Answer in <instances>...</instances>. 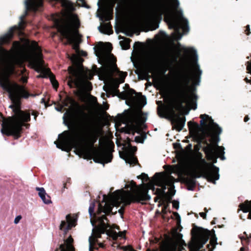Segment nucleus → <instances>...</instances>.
<instances>
[{
    "label": "nucleus",
    "instance_id": "9b49d317",
    "mask_svg": "<svg viewBox=\"0 0 251 251\" xmlns=\"http://www.w3.org/2000/svg\"><path fill=\"white\" fill-rule=\"evenodd\" d=\"M154 176L156 178L154 180L153 184L151 185L149 188L154 191V193L158 195L159 197L164 198L165 195L166 186H169L170 189L174 187L173 181L174 178L172 176L162 177L159 176L158 173H156Z\"/></svg>",
    "mask_w": 251,
    "mask_h": 251
},
{
    "label": "nucleus",
    "instance_id": "7ed1b4c3",
    "mask_svg": "<svg viewBox=\"0 0 251 251\" xmlns=\"http://www.w3.org/2000/svg\"><path fill=\"white\" fill-rule=\"evenodd\" d=\"M173 9L165 1H161L154 8L152 5L153 0H129L125 5V10L129 15H139L143 9L146 10L144 17V21L147 24L150 30H153L159 27L157 19L161 20L162 15L168 23L169 28L174 29V38L177 40H180L182 34L180 32L182 29L183 34L187 33L189 30L188 21L183 15L182 10H178L179 5L178 0H173Z\"/></svg>",
    "mask_w": 251,
    "mask_h": 251
},
{
    "label": "nucleus",
    "instance_id": "e433bc0d",
    "mask_svg": "<svg viewBox=\"0 0 251 251\" xmlns=\"http://www.w3.org/2000/svg\"><path fill=\"white\" fill-rule=\"evenodd\" d=\"M157 196L155 197V198H154V201H157L158 199H163L164 198H160L159 197V196H158V195H156Z\"/></svg>",
    "mask_w": 251,
    "mask_h": 251
},
{
    "label": "nucleus",
    "instance_id": "37998d69",
    "mask_svg": "<svg viewBox=\"0 0 251 251\" xmlns=\"http://www.w3.org/2000/svg\"><path fill=\"white\" fill-rule=\"evenodd\" d=\"M208 236H209V234L208 235H207L206 237V239H205V240L204 241V243L208 240Z\"/></svg>",
    "mask_w": 251,
    "mask_h": 251
},
{
    "label": "nucleus",
    "instance_id": "2f4dec72",
    "mask_svg": "<svg viewBox=\"0 0 251 251\" xmlns=\"http://www.w3.org/2000/svg\"><path fill=\"white\" fill-rule=\"evenodd\" d=\"M22 219V216L21 215L17 216L14 219V223L15 224H17L19 223L20 221Z\"/></svg>",
    "mask_w": 251,
    "mask_h": 251
},
{
    "label": "nucleus",
    "instance_id": "13d9d810",
    "mask_svg": "<svg viewBox=\"0 0 251 251\" xmlns=\"http://www.w3.org/2000/svg\"><path fill=\"white\" fill-rule=\"evenodd\" d=\"M241 219H243V218H242V217L241 216ZM243 220H244V219H243Z\"/></svg>",
    "mask_w": 251,
    "mask_h": 251
},
{
    "label": "nucleus",
    "instance_id": "3c124183",
    "mask_svg": "<svg viewBox=\"0 0 251 251\" xmlns=\"http://www.w3.org/2000/svg\"><path fill=\"white\" fill-rule=\"evenodd\" d=\"M191 146H191V144H189V145H188V147L189 148H191Z\"/></svg>",
    "mask_w": 251,
    "mask_h": 251
},
{
    "label": "nucleus",
    "instance_id": "4468645a",
    "mask_svg": "<svg viewBox=\"0 0 251 251\" xmlns=\"http://www.w3.org/2000/svg\"><path fill=\"white\" fill-rule=\"evenodd\" d=\"M66 222L62 221L60 225V229L66 233L72 227L75 226L76 218L75 217H72L70 215L66 217Z\"/></svg>",
    "mask_w": 251,
    "mask_h": 251
},
{
    "label": "nucleus",
    "instance_id": "72a5a7b5",
    "mask_svg": "<svg viewBox=\"0 0 251 251\" xmlns=\"http://www.w3.org/2000/svg\"><path fill=\"white\" fill-rule=\"evenodd\" d=\"M174 214L176 216V218L177 219V220L180 221V217L179 214L177 212H174Z\"/></svg>",
    "mask_w": 251,
    "mask_h": 251
},
{
    "label": "nucleus",
    "instance_id": "49530a36",
    "mask_svg": "<svg viewBox=\"0 0 251 251\" xmlns=\"http://www.w3.org/2000/svg\"><path fill=\"white\" fill-rule=\"evenodd\" d=\"M240 251H244V247L241 248Z\"/></svg>",
    "mask_w": 251,
    "mask_h": 251
},
{
    "label": "nucleus",
    "instance_id": "09e8293b",
    "mask_svg": "<svg viewBox=\"0 0 251 251\" xmlns=\"http://www.w3.org/2000/svg\"><path fill=\"white\" fill-rule=\"evenodd\" d=\"M103 197H104V198H103V200H105V201L107 200L106 199V196L105 195H104V196H103Z\"/></svg>",
    "mask_w": 251,
    "mask_h": 251
},
{
    "label": "nucleus",
    "instance_id": "7c9ffc66",
    "mask_svg": "<svg viewBox=\"0 0 251 251\" xmlns=\"http://www.w3.org/2000/svg\"><path fill=\"white\" fill-rule=\"evenodd\" d=\"M20 80L23 83H26L27 81V77L25 75H23Z\"/></svg>",
    "mask_w": 251,
    "mask_h": 251
},
{
    "label": "nucleus",
    "instance_id": "dca6fc26",
    "mask_svg": "<svg viewBox=\"0 0 251 251\" xmlns=\"http://www.w3.org/2000/svg\"><path fill=\"white\" fill-rule=\"evenodd\" d=\"M36 190L38 191V195L45 204H49L52 203L50 197L47 194L43 187H36Z\"/></svg>",
    "mask_w": 251,
    "mask_h": 251
},
{
    "label": "nucleus",
    "instance_id": "412c9836",
    "mask_svg": "<svg viewBox=\"0 0 251 251\" xmlns=\"http://www.w3.org/2000/svg\"><path fill=\"white\" fill-rule=\"evenodd\" d=\"M98 28L100 32L104 34L110 35L113 32L112 26L110 23L104 24L100 26Z\"/></svg>",
    "mask_w": 251,
    "mask_h": 251
},
{
    "label": "nucleus",
    "instance_id": "a19ab883",
    "mask_svg": "<svg viewBox=\"0 0 251 251\" xmlns=\"http://www.w3.org/2000/svg\"><path fill=\"white\" fill-rule=\"evenodd\" d=\"M32 115L34 116V119L36 120V117L37 116V114L35 112H33Z\"/></svg>",
    "mask_w": 251,
    "mask_h": 251
},
{
    "label": "nucleus",
    "instance_id": "2eb2a0df",
    "mask_svg": "<svg viewBox=\"0 0 251 251\" xmlns=\"http://www.w3.org/2000/svg\"><path fill=\"white\" fill-rule=\"evenodd\" d=\"M159 62V58L156 56H152L149 59L147 64V68L144 72V75L146 77H148L149 74L156 68Z\"/></svg>",
    "mask_w": 251,
    "mask_h": 251
},
{
    "label": "nucleus",
    "instance_id": "ddd939ff",
    "mask_svg": "<svg viewBox=\"0 0 251 251\" xmlns=\"http://www.w3.org/2000/svg\"><path fill=\"white\" fill-rule=\"evenodd\" d=\"M137 148L135 147H132L130 144H128L126 148L123 156L126 162L130 165H135L137 163V159L134 156V153L136 151Z\"/></svg>",
    "mask_w": 251,
    "mask_h": 251
},
{
    "label": "nucleus",
    "instance_id": "cd10ccee",
    "mask_svg": "<svg viewBox=\"0 0 251 251\" xmlns=\"http://www.w3.org/2000/svg\"><path fill=\"white\" fill-rule=\"evenodd\" d=\"M12 48L16 51H18L21 49V44L19 42L15 41L13 43Z\"/></svg>",
    "mask_w": 251,
    "mask_h": 251
},
{
    "label": "nucleus",
    "instance_id": "5fc2aeb1",
    "mask_svg": "<svg viewBox=\"0 0 251 251\" xmlns=\"http://www.w3.org/2000/svg\"><path fill=\"white\" fill-rule=\"evenodd\" d=\"M127 139L128 140V142H130V140L128 139V138H127Z\"/></svg>",
    "mask_w": 251,
    "mask_h": 251
},
{
    "label": "nucleus",
    "instance_id": "864d4df0",
    "mask_svg": "<svg viewBox=\"0 0 251 251\" xmlns=\"http://www.w3.org/2000/svg\"><path fill=\"white\" fill-rule=\"evenodd\" d=\"M249 237L251 238V234H250Z\"/></svg>",
    "mask_w": 251,
    "mask_h": 251
},
{
    "label": "nucleus",
    "instance_id": "a878e982",
    "mask_svg": "<svg viewBox=\"0 0 251 251\" xmlns=\"http://www.w3.org/2000/svg\"><path fill=\"white\" fill-rule=\"evenodd\" d=\"M124 130L126 133H130L132 132L133 134L135 130V127L133 123H131L129 126L127 124L126 127L124 129Z\"/></svg>",
    "mask_w": 251,
    "mask_h": 251
},
{
    "label": "nucleus",
    "instance_id": "4c0bfd02",
    "mask_svg": "<svg viewBox=\"0 0 251 251\" xmlns=\"http://www.w3.org/2000/svg\"><path fill=\"white\" fill-rule=\"evenodd\" d=\"M249 118L248 116H246L244 118V121L245 122H247V121H249Z\"/></svg>",
    "mask_w": 251,
    "mask_h": 251
},
{
    "label": "nucleus",
    "instance_id": "423d86ee",
    "mask_svg": "<svg viewBox=\"0 0 251 251\" xmlns=\"http://www.w3.org/2000/svg\"><path fill=\"white\" fill-rule=\"evenodd\" d=\"M148 193V190L144 187L138 188L132 193L130 191L117 190L113 193L108 199V201L113 203V205H120L121 203L126 205L132 202H142L150 200L151 197Z\"/></svg>",
    "mask_w": 251,
    "mask_h": 251
},
{
    "label": "nucleus",
    "instance_id": "ea45409f",
    "mask_svg": "<svg viewBox=\"0 0 251 251\" xmlns=\"http://www.w3.org/2000/svg\"><path fill=\"white\" fill-rule=\"evenodd\" d=\"M129 251H135L131 247L129 246L128 247Z\"/></svg>",
    "mask_w": 251,
    "mask_h": 251
},
{
    "label": "nucleus",
    "instance_id": "473e14b6",
    "mask_svg": "<svg viewBox=\"0 0 251 251\" xmlns=\"http://www.w3.org/2000/svg\"><path fill=\"white\" fill-rule=\"evenodd\" d=\"M136 187V185L135 183L133 182L131 183V186H129V185L126 184V186H125V187L126 188H128L130 187L131 189H132L134 187Z\"/></svg>",
    "mask_w": 251,
    "mask_h": 251
},
{
    "label": "nucleus",
    "instance_id": "c03bdc74",
    "mask_svg": "<svg viewBox=\"0 0 251 251\" xmlns=\"http://www.w3.org/2000/svg\"><path fill=\"white\" fill-rule=\"evenodd\" d=\"M56 110H57V111H61V109H62V107H60V108H56Z\"/></svg>",
    "mask_w": 251,
    "mask_h": 251
},
{
    "label": "nucleus",
    "instance_id": "b1692460",
    "mask_svg": "<svg viewBox=\"0 0 251 251\" xmlns=\"http://www.w3.org/2000/svg\"><path fill=\"white\" fill-rule=\"evenodd\" d=\"M112 18V15L110 11H106L103 12L102 16L100 17L101 20L108 21Z\"/></svg>",
    "mask_w": 251,
    "mask_h": 251
},
{
    "label": "nucleus",
    "instance_id": "c85d7f7f",
    "mask_svg": "<svg viewBox=\"0 0 251 251\" xmlns=\"http://www.w3.org/2000/svg\"><path fill=\"white\" fill-rule=\"evenodd\" d=\"M71 59L75 63L80 64L79 62L80 59V57L75 54H73L71 57Z\"/></svg>",
    "mask_w": 251,
    "mask_h": 251
},
{
    "label": "nucleus",
    "instance_id": "603ef678",
    "mask_svg": "<svg viewBox=\"0 0 251 251\" xmlns=\"http://www.w3.org/2000/svg\"><path fill=\"white\" fill-rule=\"evenodd\" d=\"M167 205H165L164 206V208H165V209L167 208Z\"/></svg>",
    "mask_w": 251,
    "mask_h": 251
},
{
    "label": "nucleus",
    "instance_id": "bb28decb",
    "mask_svg": "<svg viewBox=\"0 0 251 251\" xmlns=\"http://www.w3.org/2000/svg\"><path fill=\"white\" fill-rule=\"evenodd\" d=\"M50 80L53 88L56 89L58 86V83L53 75L50 76Z\"/></svg>",
    "mask_w": 251,
    "mask_h": 251
},
{
    "label": "nucleus",
    "instance_id": "58836bf2",
    "mask_svg": "<svg viewBox=\"0 0 251 251\" xmlns=\"http://www.w3.org/2000/svg\"><path fill=\"white\" fill-rule=\"evenodd\" d=\"M246 27H247V31H249V30H250V26H249V25H247V26H246ZM249 33H250V32H248V33H247V35H249Z\"/></svg>",
    "mask_w": 251,
    "mask_h": 251
},
{
    "label": "nucleus",
    "instance_id": "c9c22d12",
    "mask_svg": "<svg viewBox=\"0 0 251 251\" xmlns=\"http://www.w3.org/2000/svg\"><path fill=\"white\" fill-rule=\"evenodd\" d=\"M141 176H143V179H145V178H148V176H147V175L145 174H142L141 175Z\"/></svg>",
    "mask_w": 251,
    "mask_h": 251
},
{
    "label": "nucleus",
    "instance_id": "6e6552de",
    "mask_svg": "<svg viewBox=\"0 0 251 251\" xmlns=\"http://www.w3.org/2000/svg\"><path fill=\"white\" fill-rule=\"evenodd\" d=\"M201 161L205 166L201 168L200 172L193 170L187 172L188 176L185 178V182L189 186V190H193L196 185L195 178H196L202 176L214 184H216L215 181L219 178V168L214 165H212L210 167L207 166L206 162L203 159L201 158Z\"/></svg>",
    "mask_w": 251,
    "mask_h": 251
},
{
    "label": "nucleus",
    "instance_id": "1a4fd4ad",
    "mask_svg": "<svg viewBox=\"0 0 251 251\" xmlns=\"http://www.w3.org/2000/svg\"><path fill=\"white\" fill-rule=\"evenodd\" d=\"M115 73L119 75L120 78L118 79L121 83H124L127 74L126 72L119 70L116 64V59L113 55L110 54L105 57L104 65L98 70V74L100 79L109 80L113 78Z\"/></svg>",
    "mask_w": 251,
    "mask_h": 251
},
{
    "label": "nucleus",
    "instance_id": "39448f33",
    "mask_svg": "<svg viewBox=\"0 0 251 251\" xmlns=\"http://www.w3.org/2000/svg\"><path fill=\"white\" fill-rule=\"evenodd\" d=\"M200 118L201 125L205 127L203 134L200 135L199 133V125L191 121L188 123L190 132L194 134L198 143L204 142L206 145L203 150L208 160L212 161L213 163L217 162L218 157L223 160H225V149L222 146H219L217 143L219 141L217 135L222 132V128L208 115L201 114Z\"/></svg>",
    "mask_w": 251,
    "mask_h": 251
},
{
    "label": "nucleus",
    "instance_id": "79ce46f5",
    "mask_svg": "<svg viewBox=\"0 0 251 251\" xmlns=\"http://www.w3.org/2000/svg\"><path fill=\"white\" fill-rule=\"evenodd\" d=\"M138 138H139V137H135V141H136V142H139V140H138Z\"/></svg>",
    "mask_w": 251,
    "mask_h": 251
},
{
    "label": "nucleus",
    "instance_id": "6ab92c4d",
    "mask_svg": "<svg viewBox=\"0 0 251 251\" xmlns=\"http://www.w3.org/2000/svg\"><path fill=\"white\" fill-rule=\"evenodd\" d=\"M176 245L173 243L165 242L160 246V251H176Z\"/></svg>",
    "mask_w": 251,
    "mask_h": 251
},
{
    "label": "nucleus",
    "instance_id": "f03ea898",
    "mask_svg": "<svg viewBox=\"0 0 251 251\" xmlns=\"http://www.w3.org/2000/svg\"><path fill=\"white\" fill-rule=\"evenodd\" d=\"M64 105L69 106L70 111H67L69 124L66 123L71 131L66 130L58 136V142H55L57 148L69 152L73 148H78L84 152V146H89L92 148V155L96 162H110L112 159L111 152L103 148H94L99 135L94 129L89 116L84 112L82 107L73 98L67 96Z\"/></svg>",
    "mask_w": 251,
    "mask_h": 251
},
{
    "label": "nucleus",
    "instance_id": "f704fd0d",
    "mask_svg": "<svg viewBox=\"0 0 251 251\" xmlns=\"http://www.w3.org/2000/svg\"><path fill=\"white\" fill-rule=\"evenodd\" d=\"M200 215L203 218V219H205L206 218V214L204 212H201L200 213Z\"/></svg>",
    "mask_w": 251,
    "mask_h": 251
},
{
    "label": "nucleus",
    "instance_id": "8fccbe9b",
    "mask_svg": "<svg viewBox=\"0 0 251 251\" xmlns=\"http://www.w3.org/2000/svg\"><path fill=\"white\" fill-rule=\"evenodd\" d=\"M147 251H156V250H152V251H151V250L148 249V250H147Z\"/></svg>",
    "mask_w": 251,
    "mask_h": 251
},
{
    "label": "nucleus",
    "instance_id": "20e7f679",
    "mask_svg": "<svg viewBox=\"0 0 251 251\" xmlns=\"http://www.w3.org/2000/svg\"><path fill=\"white\" fill-rule=\"evenodd\" d=\"M184 52L190 54L193 60L194 70L192 76L186 71L179 74L175 85L177 98L175 100L171 101L169 105L163 110L166 117L171 121L174 128L178 131L181 130L184 127L185 118L176 114L174 109L178 110L182 107V103H193L196 100L197 96L193 93H188L189 85L191 80L194 85H199L202 73L197 63L198 55L196 50L193 48H189L184 49Z\"/></svg>",
    "mask_w": 251,
    "mask_h": 251
},
{
    "label": "nucleus",
    "instance_id": "c756f323",
    "mask_svg": "<svg viewBox=\"0 0 251 251\" xmlns=\"http://www.w3.org/2000/svg\"><path fill=\"white\" fill-rule=\"evenodd\" d=\"M173 206L174 208H176V209H178L179 208V202L177 201H174L172 202Z\"/></svg>",
    "mask_w": 251,
    "mask_h": 251
},
{
    "label": "nucleus",
    "instance_id": "f8f14e48",
    "mask_svg": "<svg viewBox=\"0 0 251 251\" xmlns=\"http://www.w3.org/2000/svg\"><path fill=\"white\" fill-rule=\"evenodd\" d=\"M30 47L32 52L27 55L28 59L30 63L36 69L42 68L43 65L42 54L37 43L35 41L32 42Z\"/></svg>",
    "mask_w": 251,
    "mask_h": 251
},
{
    "label": "nucleus",
    "instance_id": "a211bd4d",
    "mask_svg": "<svg viewBox=\"0 0 251 251\" xmlns=\"http://www.w3.org/2000/svg\"><path fill=\"white\" fill-rule=\"evenodd\" d=\"M240 210L244 213L249 212L248 219H251V201H246L239 205Z\"/></svg>",
    "mask_w": 251,
    "mask_h": 251
},
{
    "label": "nucleus",
    "instance_id": "de8ad7c7",
    "mask_svg": "<svg viewBox=\"0 0 251 251\" xmlns=\"http://www.w3.org/2000/svg\"><path fill=\"white\" fill-rule=\"evenodd\" d=\"M244 233L246 235V237L247 238V241H249V239H248V237H247V235L246 234V233L244 232Z\"/></svg>",
    "mask_w": 251,
    "mask_h": 251
},
{
    "label": "nucleus",
    "instance_id": "aec40b11",
    "mask_svg": "<svg viewBox=\"0 0 251 251\" xmlns=\"http://www.w3.org/2000/svg\"><path fill=\"white\" fill-rule=\"evenodd\" d=\"M112 206L108 203L107 202H105L104 205L103 206L100 203L99 204V213L103 212L106 214H109L112 212Z\"/></svg>",
    "mask_w": 251,
    "mask_h": 251
},
{
    "label": "nucleus",
    "instance_id": "f257e3e1",
    "mask_svg": "<svg viewBox=\"0 0 251 251\" xmlns=\"http://www.w3.org/2000/svg\"><path fill=\"white\" fill-rule=\"evenodd\" d=\"M51 2H59L62 7L67 10H72L73 4L68 0H50ZM25 14L22 16L20 22L18 25H15L10 28V31L5 35L0 36V86L8 93L9 97L13 104L9 106L12 108L14 115L3 120L2 124L1 132L7 136L14 135L19 137L22 130V126L25 123L30 120L29 113L21 110L20 100L22 98L27 99L32 96L26 91L23 86L16 83H11L7 78L8 74L7 59L9 52L2 47V45L10 42L13 36V32L17 30L19 33H22L24 29L25 23L24 21L28 10L35 12L43 5V0H26L25 2Z\"/></svg>",
    "mask_w": 251,
    "mask_h": 251
},
{
    "label": "nucleus",
    "instance_id": "f3484780",
    "mask_svg": "<svg viewBox=\"0 0 251 251\" xmlns=\"http://www.w3.org/2000/svg\"><path fill=\"white\" fill-rule=\"evenodd\" d=\"M73 239L70 236L66 240V244L60 245V251H74V248L72 245Z\"/></svg>",
    "mask_w": 251,
    "mask_h": 251
},
{
    "label": "nucleus",
    "instance_id": "4d7b16f0",
    "mask_svg": "<svg viewBox=\"0 0 251 251\" xmlns=\"http://www.w3.org/2000/svg\"><path fill=\"white\" fill-rule=\"evenodd\" d=\"M243 237H241V239L242 240H243Z\"/></svg>",
    "mask_w": 251,
    "mask_h": 251
},
{
    "label": "nucleus",
    "instance_id": "6e6d98bb",
    "mask_svg": "<svg viewBox=\"0 0 251 251\" xmlns=\"http://www.w3.org/2000/svg\"><path fill=\"white\" fill-rule=\"evenodd\" d=\"M104 87L105 86H104V90H105V91H106V90L105 89Z\"/></svg>",
    "mask_w": 251,
    "mask_h": 251
},
{
    "label": "nucleus",
    "instance_id": "9d476101",
    "mask_svg": "<svg viewBox=\"0 0 251 251\" xmlns=\"http://www.w3.org/2000/svg\"><path fill=\"white\" fill-rule=\"evenodd\" d=\"M72 73L75 76V78L70 77L68 81V84L71 88L74 87L78 89H84L87 91H90L92 89V84L88 81L87 75L81 70L72 69Z\"/></svg>",
    "mask_w": 251,
    "mask_h": 251
},
{
    "label": "nucleus",
    "instance_id": "0eeeda50",
    "mask_svg": "<svg viewBox=\"0 0 251 251\" xmlns=\"http://www.w3.org/2000/svg\"><path fill=\"white\" fill-rule=\"evenodd\" d=\"M55 24L58 31L61 35L66 38L69 43L73 44V48L76 51L79 49V44L76 42V39L73 33V28L75 29V33H77L76 30L80 26V22L76 15L70 13L68 15L66 20L61 19L57 20Z\"/></svg>",
    "mask_w": 251,
    "mask_h": 251
},
{
    "label": "nucleus",
    "instance_id": "a18cd8bd",
    "mask_svg": "<svg viewBox=\"0 0 251 251\" xmlns=\"http://www.w3.org/2000/svg\"><path fill=\"white\" fill-rule=\"evenodd\" d=\"M177 56H175L174 57V60L175 61H176L177 60Z\"/></svg>",
    "mask_w": 251,
    "mask_h": 251
},
{
    "label": "nucleus",
    "instance_id": "5701e85b",
    "mask_svg": "<svg viewBox=\"0 0 251 251\" xmlns=\"http://www.w3.org/2000/svg\"><path fill=\"white\" fill-rule=\"evenodd\" d=\"M136 94L137 97V99L139 100H145L146 99L144 97H143L140 94H137L136 92L133 89H130L128 93L126 94V96L124 99L128 98L129 97H131V99H134L133 95Z\"/></svg>",
    "mask_w": 251,
    "mask_h": 251
},
{
    "label": "nucleus",
    "instance_id": "393cba45",
    "mask_svg": "<svg viewBox=\"0 0 251 251\" xmlns=\"http://www.w3.org/2000/svg\"><path fill=\"white\" fill-rule=\"evenodd\" d=\"M130 40L127 38H124L123 40L120 42V45L124 50H127L130 47Z\"/></svg>",
    "mask_w": 251,
    "mask_h": 251
},
{
    "label": "nucleus",
    "instance_id": "4be33fe9",
    "mask_svg": "<svg viewBox=\"0 0 251 251\" xmlns=\"http://www.w3.org/2000/svg\"><path fill=\"white\" fill-rule=\"evenodd\" d=\"M103 80L104 81H112V85L111 86V89L113 91V92H114L115 94H117V93H119V91L118 88L119 86V84L121 83V81L119 80V79L114 78L113 77V78L111 79H109V80L105 79V80Z\"/></svg>",
    "mask_w": 251,
    "mask_h": 251
}]
</instances>
